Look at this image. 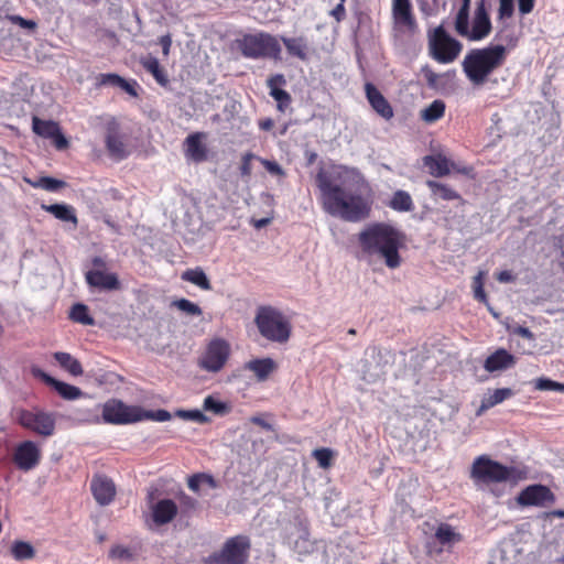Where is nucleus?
Instances as JSON below:
<instances>
[{
	"label": "nucleus",
	"instance_id": "obj_48",
	"mask_svg": "<svg viewBox=\"0 0 564 564\" xmlns=\"http://www.w3.org/2000/svg\"><path fill=\"white\" fill-rule=\"evenodd\" d=\"M534 388L541 391L553 390L564 392V383L553 381L549 378H539L534 382Z\"/></svg>",
	"mask_w": 564,
	"mask_h": 564
},
{
	"label": "nucleus",
	"instance_id": "obj_16",
	"mask_svg": "<svg viewBox=\"0 0 564 564\" xmlns=\"http://www.w3.org/2000/svg\"><path fill=\"white\" fill-rule=\"evenodd\" d=\"M90 491L96 502L109 506L116 498L117 487L113 480L104 474H95L90 480Z\"/></svg>",
	"mask_w": 564,
	"mask_h": 564
},
{
	"label": "nucleus",
	"instance_id": "obj_54",
	"mask_svg": "<svg viewBox=\"0 0 564 564\" xmlns=\"http://www.w3.org/2000/svg\"><path fill=\"white\" fill-rule=\"evenodd\" d=\"M121 79H122V77L119 76L118 74H113V73L100 74L97 77V84L99 86H106V85L119 86Z\"/></svg>",
	"mask_w": 564,
	"mask_h": 564
},
{
	"label": "nucleus",
	"instance_id": "obj_63",
	"mask_svg": "<svg viewBox=\"0 0 564 564\" xmlns=\"http://www.w3.org/2000/svg\"><path fill=\"white\" fill-rule=\"evenodd\" d=\"M473 290H474V297L477 301L488 305V297L484 290V286H477L476 289H473Z\"/></svg>",
	"mask_w": 564,
	"mask_h": 564
},
{
	"label": "nucleus",
	"instance_id": "obj_4",
	"mask_svg": "<svg viewBox=\"0 0 564 564\" xmlns=\"http://www.w3.org/2000/svg\"><path fill=\"white\" fill-rule=\"evenodd\" d=\"M254 324L260 335L269 341L286 344L292 335V324L279 308L271 305L259 306Z\"/></svg>",
	"mask_w": 564,
	"mask_h": 564
},
{
	"label": "nucleus",
	"instance_id": "obj_45",
	"mask_svg": "<svg viewBox=\"0 0 564 564\" xmlns=\"http://www.w3.org/2000/svg\"><path fill=\"white\" fill-rule=\"evenodd\" d=\"M312 455L317 460L318 466L323 469L329 468L333 464L334 452L330 448H316L313 451Z\"/></svg>",
	"mask_w": 564,
	"mask_h": 564
},
{
	"label": "nucleus",
	"instance_id": "obj_50",
	"mask_svg": "<svg viewBox=\"0 0 564 564\" xmlns=\"http://www.w3.org/2000/svg\"><path fill=\"white\" fill-rule=\"evenodd\" d=\"M175 306L178 310H181L182 312H185L189 315L198 316L202 314V308L197 304H195L186 299H181V300L176 301Z\"/></svg>",
	"mask_w": 564,
	"mask_h": 564
},
{
	"label": "nucleus",
	"instance_id": "obj_35",
	"mask_svg": "<svg viewBox=\"0 0 564 564\" xmlns=\"http://www.w3.org/2000/svg\"><path fill=\"white\" fill-rule=\"evenodd\" d=\"M54 359L58 362V365L69 372L74 377L82 376L84 370L82 364L78 359L74 358L68 352L57 351L54 354Z\"/></svg>",
	"mask_w": 564,
	"mask_h": 564
},
{
	"label": "nucleus",
	"instance_id": "obj_18",
	"mask_svg": "<svg viewBox=\"0 0 564 564\" xmlns=\"http://www.w3.org/2000/svg\"><path fill=\"white\" fill-rule=\"evenodd\" d=\"M150 516L156 527L169 524L178 516L177 503L170 498L160 499L150 506Z\"/></svg>",
	"mask_w": 564,
	"mask_h": 564
},
{
	"label": "nucleus",
	"instance_id": "obj_24",
	"mask_svg": "<svg viewBox=\"0 0 564 564\" xmlns=\"http://www.w3.org/2000/svg\"><path fill=\"white\" fill-rule=\"evenodd\" d=\"M204 138L203 132H194L187 135L184 141L185 156L194 162H204L207 160V149L202 142Z\"/></svg>",
	"mask_w": 564,
	"mask_h": 564
},
{
	"label": "nucleus",
	"instance_id": "obj_27",
	"mask_svg": "<svg viewBox=\"0 0 564 564\" xmlns=\"http://www.w3.org/2000/svg\"><path fill=\"white\" fill-rule=\"evenodd\" d=\"M105 144L109 155L116 161H121L129 154L122 138L116 130L107 132Z\"/></svg>",
	"mask_w": 564,
	"mask_h": 564
},
{
	"label": "nucleus",
	"instance_id": "obj_56",
	"mask_svg": "<svg viewBox=\"0 0 564 564\" xmlns=\"http://www.w3.org/2000/svg\"><path fill=\"white\" fill-rule=\"evenodd\" d=\"M260 162L269 173H271L273 175H283L284 174L282 167L275 161L260 159Z\"/></svg>",
	"mask_w": 564,
	"mask_h": 564
},
{
	"label": "nucleus",
	"instance_id": "obj_34",
	"mask_svg": "<svg viewBox=\"0 0 564 564\" xmlns=\"http://www.w3.org/2000/svg\"><path fill=\"white\" fill-rule=\"evenodd\" d=\"M446 105L442 99H435L421 110L420 118L426 123H434L445 115Z\"/></svg>",
	"mask_w": 564,
	"mask_h": 564
},
{
	"label": "nucleus",
	"instance_id": "obj_52",
	"mask_svg": "<svg viewBox=\"0 0 564 564\" xmlns=\"http://www.w3.org/2000/svg\"><path fill=\"white\" fill-rule=\"evenodd\" d=\"M421 73L430 88H437L438 79L441 78L440 74L435 73L429 65L423 66Z\"/></svg>",
	"mask_w": 564,
	"mask_h": 564
},
{
	"label": "nucleus",
	"instance_id": "obj_17",
	"mask_svg": "<svg viewBox=\"0 0 564 564\" xmlns=\"http://www.w3.org/2000/svg\"><path fill=\"white\" fill-rule=\"evenodd\" d=\"M492 30L490 17L486 8L485 1L477 3L471 28L468 26L467 34L464 36L469 41H481L486 39Z\"/></svg>",
	"mask_w": 564,
	"mask_h": 564
},
{
	"label": "nucleus",
	"instance_id": "obj_19",
	"mask_svg": "<svg viewBox=\"0 0 564 564\" xmlns=\"http://www.w3.org/2000/svg\"><path fill=\"white\" fill-rule=\"evenodd\" d=\"M31 373L35 378L42 380L45 384L54 388L56 392L65 400H76L83 393L79 388L53 378L39 367H32Z\"/></svg>",
	"mask_w": 564,
	"mask_h": 564
},
{
	"label": "nucleus",
	"instance_id": "obj_51",
	"mask_svg": "<svg viewBox=\"0 0 564 564\" xmlns=\"http://www.w3.org/2000/svg\"><path fill=\"white\" fill-rule=\"evenodd\" d=\"M514 3L513 0H499L498 19L505 20L513 15Z\"/></svg>",
	"mask_w": 564,
	"mask_h": 564
},
{
	"label": "nucleus",
	"instance_id": "obj_62",
	"mask_svg": "<svg viewBox=\"0 0 564 564\" xmlns=\"http://www.w3.org/2000/svg\"><path fill=\"white\" fill-rule=\"evenodd\" d=\"M496 279L501 283H510L516 280L514 275L507 270L497 273Z\"/></svg>",
	"mask_w": 564,
	"mask_h": 564
},
{
	"label": "nucleus",
	"instance_id": "obj_5",
	"mask_svg": "<svg viewBox=\"0 0 564 564\" xmlns=\"http://www.w3.org/2000/svg\"><path fill=\"white\" fill-rule=\"evenodd\" d=\"M251 540L237 534L228 538L223 546L203 558V564H247L250 557Z\"/></svg>",
	"mask_w": 564,
	"mask_h": 564
},
{
	"label": "nucleus",
	"instance_id": "obj_10",
	"mask_svg": "<svg viewBox=\"0 0 564 564\" xmlns=\"http://www.w3.org/2000/svg\"><path fill=\"white\" fill-rule=\"evenodd\" d=\"M231 354L229 343L223 338L212 339L202 357L198 360V366L208 372H218L227 364Z\"/></svg>",
	"mask_w": 564,
	"mask_h": 564
},
{
	"label": "nucleus",
	"instance_id": "obj_61",
	"mask_svg": "<svg viewBox=\"0 0 564 564\" xmlns=\"http://www.w3.org/2000/svg\"><path fill=\"white\" fill-rule=\"evenodd\" d=\"M513 334H516V335H518L520 337L527 338L529 340H533L534 339L533 333L528 327H524V326H517L513 329Z\"/></svg>",
	"mask_w": 564,
	"mask_h": 564
},
{
	"label": "nucleus",
	"instance_id": "obj_44",
	"mask_svg": "<svg viewBox=\"0 0 564 564\" xmlns=\"http://www.w3.org/2000/svg\"><path fill=\"white\" fill-rule=\"evenodd\" d=\"M202 482L207 484L212 488L216 487V481L214 477L208 474H195L191 476L188 478L187 486L192 491L198 492Z\"/></svg>",
	"mask_w": 564,
	"mask_h": 564
},
{
	"label": "nucleus",
	"instance_id": "obj_47",
	"mask_svg": "<svg viewBox=\"0 0 564 564\" xmlns=\"http://www.w3.org/2000/svg\"><path fill=\"white\" fill-rule=\"evenodd\" d=\"M175 416L186 420V421H194L199 424H206L209 422V417L206 416L202 411L195 409V410H177L175 412Z\"/></svg>",
	"mask_w": 564,
	"mask_h": 564
},
{
	"label": "nucleus",
	"instance_id": "obj_60",
	"mask_svg": "<svg viewBox=\"0 0 564 564\" xmlns=\"http://www.w3.org/2000/svg\"><path fill=\"white\" fill-rule=\"evenodd\" d=\"M535 0H518L519 11L522 15L529 14L534 8Z\"/></svg>",
	"mask_w": 564,
	"mask_h": 564
},
{
	"label": "nucleus",
	"instance_id": "obj_31",
	"mask_svg": "<svg viewBox=\"0 0 564 564\" xmlns=\"http://www.w3.org/2000/svg\"><path fill=\"white\" fill-rule=\"evenodd\" d=\"M512 394L513 392L510 388L496 389L494 393L481 400V403L476 411V416H481L486 411L509 399Z\"/></svg>",
	"mask_w": 564,
	"mask_h": 564
},
{
	"label": "nucleus",
	"instance_id": "obj_64",
	"mask_svg": "<svg viewBox=\"0 0 564 564\" xmlns=\"http://www.w3.org/2000/svg\"><path fill=\"white\" fill-rule=\"evenodd\" d=\"M91 264L95 268L94 270H105L107 268V262L104 258L96 256L91 259Z\"/></svg>",
	"mask_w": 564,
	"mask_h": 564
},
{
	"label": "nucleus",
	"instance_id": "obj_29",
	"mask_svg": "<svg viewBox=\"0 0 564 564\" xmlns=\"http://www.w3.org/2000/svg\"><path fill=\"white\" fill-rule=\"evenodd\" d=\"M286 52L290 56L296 57L301 61L308 59V51L310 46L306 37L297 36V37H282L281 39Z\"/></svg>",
	"mask_w": 564,
	"mask_h": 564
},
{
	"label": "nucleus",
	"instance_id": "obj_38",
	"mask_svg": "<svg viewBox=\"0 0 564 564\" xmlns=\"http://www.w3.org/2000/svg\"><path fill=\"white\" fill-rule=\"evenodd\" d=\"M462 4L455 18V31L458 35L465 36L469 26V10L471 0H460Z\"/></svg>",
	"mask_w": 564,
	"mask_h": 564
},
{
	"label": "nucleus",
	"instance_id": "obj_53",
	"mask_svg": "<svg viewBox=\"0 0 564 564\" xmlns=\"http://www.w3.org/2000/svg\"><path fill=\"white\" fill-rule=\"evenodd\" d=\"M257 159L253 153H246L241 158L240 174L242 177H250L252 173V160Z\"/></svg>",
	"mask_w": 564,
	"mask_h": 564
},
{
	"label": "nucleus",
	"instance_id": "obj_33",
	"mask_svg": "<svg viewBox=\"0 0 564 564\" xmlns=\"http://www.w3.org/2000/svg\"><path fill=\"white\" fill-rule=\"evenodd\" d=\"M388 206L399 213H409L415 208L411 195L403 189H398L393 193Z\"/></svg>",
	"mask_w": 564,
	"mask_h": 564
},
{
	"label": "nucleus",
	"instance_id": "obj_37",
	"mask_svg": "<svg viewBox=\"0 0 564 564\" xmlns=\"http://www.w3.org/2000/svg\"><path fill=\"white\" fill-rule=\"evenodd\" d=\"M176 498L180 518H191L198 507V501L195 498L191 497L189 495L185 494L184 491H180Z\"/></svg>",
	"mask_w": 564,
	"mask_h": 564
},
{
	"label": "nucleus",
	"instance_id": "obj_26",
	"mask_svg": "<svg viewBox=\"0 0 564 564\" xmlns=\"http://www.w3.org/2000/svg\"><path fill=\"white\" fill-rule=\"evenodd\" d=\"M41 208L50 214H52L56 219L72 223L74 228L78 225V218L76 215V209L72 205L67 204H42Z\"/></svg>",
	"mask_w": 564,
	"mask_h": 564
},
{
	"label": "nucleus",
	"instance_id": "obj_11",
	"mask_svg": "<svg viewBox=\"0 0 564 564\" xmlns=\"http://www.w3.org/2000/svg\"><path fill=\"white\" fill-rule=\"evenodd\" d=\"M102 419L107 423L118 425L140 422V406L128 405L121 400L110 399L102 406Z\"/></svg>",
	"mask_w": 564,
	"mask_h": 564
},
{
	"label": "nucleus",
	"instance_id": "obj_49",
	"mask_svg": "<svg viewBox=\"0 0 564 564\" xmlns=\"http://www.w3.org/2000/svg\"><path fill=\"white\" fill-rule=\"evenodd\" d=\"M109 557L112 560L131 561L133 560V552L123 545H113L109 551Z\"/></svg>",
	"mask_w": 564,
	"mask_h": 564
},
{
	"label": "nucleus",
	"instance_id": "obj_2",
	"mask_svg": "<svg viewBox=\"0 0 564 564\" xmlns=\"http://www.w3.org/2000/svg\"><path fill=\"white\" fill-rule=\"evenodd\" d=\"M358 242L366 256H378L389 269L401 265L399 249L402 246V235L391 225L375 223L367 226L359 232Z\"/></svg>",
	"mask_w": 564,
	"mask_h": 564
},
{
	"label": "nucleus",
	"instance_id": "obj_13",
	"mask_svg": "<svg viewBox=\"0 0 564 564\" xmlns=\"http://www.w3.org/2000/svg\"><path fill=\"white\" fill-rule=\"evenodd\" d=\"M423 164L429 169V173L434 177H444L449 175L451 172L466 176L473 173L471 166L456 164L442 153L424 156Z\"/></svg>",
	"mask_w": 564,
	"mask_h": 564
},
{
	"label": "nucleus",
	"instance_id": "obj_22",
	"mask_svg": "<svg viewBox=\"0 0 564 564\" xmlns=\"http://www.w3.org/2000/svg\"><path fill=\"white\" fill-rule=\"evenodd\" d=\"M366 97L372 109L386 120L393 117V109L386 97L371 83L365 85Z\"/></svg>",
	"mask_w": 564,
	"mask_h": 564
},
{
	"label": "nucleus",
	"instance_id": "obj_12",
	"mask_svg": "<svg viewBox=\"0 0 564 564\" xmlns=\"http://www.w3.org/2000/svg\"><path fill=\"white\" fill-rule=\"evenodd\" d=\"M42 459L41 447L33 441L19 443L12 453V462L21 471H30L36 468Z\"/></svg>",
	"mask_w": 564,
	"mask_h": 564
},
{
	"label": "nucleus",
	"instance_id": "obj_39",
	"mask_svg": "<svg viewBox=\"0 0 564 564\" xmlns=\"http://www.w3.org/2000/svg\"><path fill=\"white\" fill-rule=\"evenodd\" d=\"M11 555L17 561L32 560L35 557V549L29 542L15 540L10 549Z\"/></svg>",
	"mask_w": 564,
	"mask_h": 564
},
{
	"label": "nucleus",
	"instance_id": "obj_7",
	"mask_svg": "<svg viewBox=\"0 0 564 564\" xmlns=\"http://www.w3.org/2000/svg\"><path fill=\"white\" fill-rule=\"evenodd\" d=\"M429 55L441 64L453 63L460 54L463 44L451 36L444 25H438L427 32Z\"/></svg>",
	"mask_w": 564,
	"mask_h": 564
},
{
	"label": "nucleus",
	"instance_id": "obj_58",
	"mask_svg": "<svg viewBox=\"0 0 564 564\" xmlns=\"http://www.w3.org/2000/svg\"><path fill=\"white\" fill-rule=\"evenodd\" d=\"M135 86H137V82L133 80L132 83H129L124 78H122L118 87H120L122 90H124L130 96L138 97V91H137Z\"/></svg>",
	"mask_w": 564,
	"mask_h": 564
},
{
	"label": "nucleus",
	"instance_id": "obj_8",
	"mask_svg": "<svg viewBox=\"0 0 564 564\" xmlns=\"http://www.w3.org/2000/svg\"><path fill=\"white\" fill-rule=\"evenodd\" d=\"M518 470L482 455L475 459L471 466V477L485 484H498L517 479Z\"/></svg>",
	"mask_w": 564,
	"mask_h": 564
},
{
	"label": "nucleus",
	"instance_id": "obj_14",
	"mask_svg": "<svg viewBox=\"0 0 564 564\" xmlns=\"http://www.w3.org/2000/svg\"><path fill=\"white\" fill-rule=\"evenodd\" d=\"M392 19L394 29L399 32L411 35L417 32L419 26L411 0H392Z\"/></svg>",
	"mask_w": 564,
	"mask_h": 564
},
{
	"label": "nucleus",
	"instance_id": "obj_55",
	"mask_svg": "<svg viewBox=\"0 0 564 564\" xmlns=\"http://www.w3.org/2000/svg\"><path fill=\"white\" fill-rule=\"evenodd\" d=\"M7 19L12 22L13 24H17L23 29H29V30H35L37 24L35 21L33 20H26L20 15H8Z\"/></svg>",
	"mask_w": 564,
	"mask_h": 564
},
{
	"label": "nucleus",
	"instance_id": "obj_46",
	"mask_svg": "<svg viewBox=\"0 0 564 564\" xmlns=\"http://www.w3.org/2000/svg\"><path fill=\"white\" fill-rule=\"evenodd\" d=\"M140 415H141V421L151 420V421H155V422H166L172 419V414L167 410H164V409H159V410L153 411V410H143L140 406Z\"/></svg>",
	"mask_w": 564,
	"mask_h": 564
},
{
	"label": "nucleus",
	"instance_id": "obj_32",
	"mask_svg": "<svg viewBox=\"0 0 564 564\" xmlns=\"http://www.w3.org/2000/svg\"><path fill=\"white\" fill-rule=\"evenodd\" d=\"M436 541L443 546H452L463 540L459 532L448 523H440L434 534Z\"/></svg>",
	"mask_w": 564,
	"mask_h": 564
},
{
	"label": "nucleus",
	"instance_id": "obj_3",
	"mask_svg": "<svg viewBox=\"0 0 564 564\" xmlns=\"http://www.w3.org/2000/svg\"><path fill=\"white\" fill-rule=\"evenodd\" d=\"M507 58V48L501 44L470 50L462 63L463 70L474 86H482L490 74L501 67Z\"/></svg>",
	"mask_w": 564,
	"mask_h": 564
},
{
	"label": "nucleus",
	"instance_id": "obj_40",
	"mask_svg": "<svg viewBox=\"0 0 564 564\" xmlns=\"http://www.w3.org/2000/svg\"><path fill=\"white\" fill-rule=\"evenodd\" d=\"M32 128L34 133L37 135L50 139L59 129V124L52 120H42L37 117H33Z\"/></svg>",
	"mask_w": 564,
	"mask_h": 564
},
{
	"label": "nucleus",
	"instance_id": "obj_9",
	"mask_svg": "<svg viewBox=\"0 0 564 564\" xmlns=\"http://www.w3.org/2000/svg\"><path fill=\"white\" fill-rule=\"evenodd\" d=\"M15 421L21 427L31 431L42 437L52 436L56 429L55 414L40 409H17Z\"/></svg>",
	"mask_w": 564,
	"mask_h": 564
},
{
	"label": "nucleus",
	"instance_id": "obj_21",
	"mask_svg": "<svg viewBox=\"0 0 564 564\" xmlns=\"http://www.w3.org/2000/svg\"><path fill=\"white\" fill-rule=\"evenodd\" d=\"M286 84L285 77L282 74H275L268 78L267 86L270 89V96L276 101V109L280 112H285L292 102L291 95L281 87Z\"/></svg>",
	"mask_w": 564,
	"mask_h": 564
},
{
	"label": "nucleus",
	"instance_id": "obj_6",
	"mask_svg": "<svg viewBox=\"0 0 564 564\" xmlns=\"http://www.w3.org/2000/svg\"><path fill=\"white\" fill-rule=\"evenodd\" d=\"M235 43L247 58H280L281 46L279 41L269 33L245 34L237 39Z\"/></svg>",
	"mask_w": 564,
	"mask_h": 564
},
{
	"label": "nucleus",
	"instance_id": "obj_25",
	"mask_svg": "<svg viewBox=\"0 0 564 564\" xmlns=\"http://www.w3.org/2000/svg\"><path fill=\"white\" fill-rule=\"evenodd\" d=\"M514 365L516 357L505 348H499L486 358L484 368L488 372H495L509 369Z\"/></svg>",
	"mask_w": 564,
	"mask_h": 564
},
{
	"label": "nucleus",
	"instance_id": "obj_41",
	"mask_svg": "<svg viewBox=\"0 0 564 564\" xmlns=\"http://www.w3.org/2000/svg\"><path fill=\"white\" fill-rule=\"evenodd\" d=\"M182 279L184 281L191 282L202 290L209 291L212 290V284L205 274V272L200 268L188 269L182 274Z\"/></svg>",
	"mask_w": 564,
	"mask_h": 564
},
{
	"label": "nucleus",
	"instance_id": "obj_42",
	"mask_svg": "<svg viewBox=\"0 0 564 564\" xmlns=\"http://www.w3.org/2000/svg\"><path fill=\"white\" fill-rule=\"evenodd\" d=\"M69 317L76 323L83 325H94L95 321L89 314V310L85 304L77 303L72 306Z\"/></svg>",
	"mask_w": 564,
	"mask_h": 564
},
{
	"label": "nucleus",
	"instance_id": "obj_1",
	"mask_svg": "<svg viewBox=\"0 0 564 564\" xmlns=\"http://www.w3.org/2000/svg\"><path fill=\"white\" fill-rule=\"evenodd\" d=\"M315 181L326 214L349 223H358L370 216L372 200L360 193L358 184L364 180L354 169L339 165L330 171L321 170Z\"/></svg>",
	"mask_w": 564,
	"mask_h": 564
},
{
	"label": "nucleus",
	"instance_id": "obj_43",
	"mask_svg": "<svg viewBox=\"0 0 564 564\" xmlns=\"http://www.w3.org/2000/svg\"><path fill=\"white\" fill-rule=\"evenodd\" d=\"M203 409L217 415H225L230 411V406L226 402L219 401L213 395L204 399Z\"/></svg>",
	"mask_w": 564,
	"mask_h": 564
},
{
	"label": "nucleus",
	"instance_id": "obj_28",
	"mask_svg": "<svg viewBox=\"0 0 564 564\" xmlns=\"http://www.w3.org/2000/svg\"><path fill=\"white\" fill-rule=\"evenodd\" d=\"M425 184L430 188L431 195L434 198H440L443 200H459L462 204L465 203V199L462 197V195L448 184L433 180H427Z\"/></svg>",
	"mask_w": 564,
	"mask_h": 564
},
{
	"label": "nucleus",
	"instance_id": "obj_59",
	"mask_svg": "<svg viewBox=\"0 0 564 564\" xmlns=\"http://www.w3.org/2000/svg\"><path fill=\"white\" fill-rule=\"evenodd\" d=\"M329 14L337 21L341 22L346 18V9L345 3L339 2Z\"/></svg>",
	"mask_w": 564,
	"mask_h": 564
},
{
	"label": "nucleus",
	"instance_id": "obj_23",
	"mask_svg": "<svg viewBox=\"0 0 564 564\" xmlns=\"http://www.w3.org/2000/svg\"><path fill=\"white\" fill-rule=\"evenodd\" d=\"M278 364L270 357L254 358L243 365V369L254 375L257 381L264 382L278 370Z\"/></svg>",
	"mask_w": 564,
	"mask_h": 564
},
{
	"label": "nucleus",
	"instance_id": "obj_57",
	"mask_svg": "<svg viewBox=\"0 0 564 564\" xmlns=\"http://www.w3.org/2000/svg\"><path fill=\"white\" fill-rule=\"evenodd\" d=\"M50 139L53 141L55 148L58 150H64L68 147V141L65 138V135L62 133L61 128Z\"/></svg>",
	"mask_w": 564,
	"mask_h": 564
},
{
	"label": "nucleus",
	"instance_id": "obj_20",
	"mask_svg": "<svg viewBox=\"0 0 564 564\" xmlns=\"http://www.w3.org/2000/svg\"><path fill=\"white\" fill-rule=\"evenodd\" d=\"M86 283L99 290L118 291L121 289V283L117 273L105 272L102 270H89L85 273Z\"/></svg>",
	"mask_w": 564,
	"mask_h": 564
},
{
	"label": "nucleus",
	"instance_id": "obj_15",
	"mask_svg": "<svg viewBox=\"0 0 564 564\" xmlns=\"http://www.w3.org/2000/svg\"><path fill=\"white\" fill-rule=\"evenodd\" d=\"M517 502L522 507H546L555 502V495L549 487L535 484L522 489L517 497Z\"/></svg>",
	"mask_w": 564,
	"mask_h": 564
},
{
	"label": "nucleus",
	"instance_id": "obj_30",
	"mask_svg": "<svg viewBox=\"0 0 564 564\" xmlns=\"http://www.w3.org/2000/svg\"><path fill=\"white\" fill-rule=\"evenodd\" d=\"M142 67L150 73L155 82L166 88L170 85V79L166 70L161 66L159 59L154 56H148L141 59Z\"/></svg>",
	"mask_w": 564,
	"mask_h": 564
},
{
	"label": "nucleus",
	"instance_id": "obj_36",
	"mask_svg": "<svg viewBox=\"0 0 564 564\" xmlns=\"http://www.w3.org/2000/svg\"><path fill=\"white\" fill-rule=\"evenodd\" d=\"M23 181L33 188H42L47 192H57L66 186V183L64 181L51 176H41L36 180L23 177Z\"/></svg>",
	"mask_w": 564,
	"mask_h": 564
}]
</instances>
